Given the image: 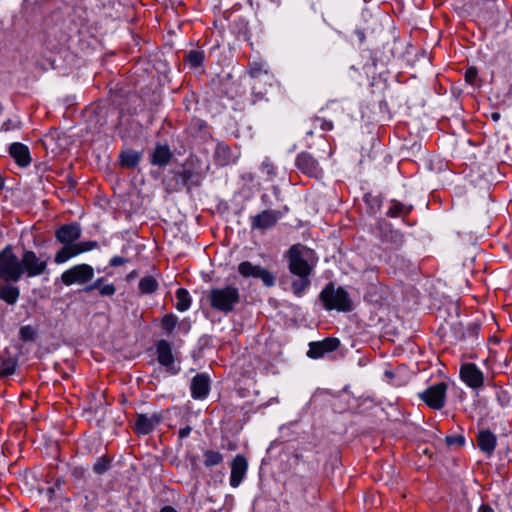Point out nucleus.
I'll return each instance as SVG.
<instances>
[{
    "label": "nucleus",
    "mask_w": 512,
    "mask_h": 512,
    "mask_svg": "<svg viewBox=\"0 0 512 512\" xmlns=\"http://www.w3.org/2000/svg\"><path fill=\"white\" fill-rule=\"evenodd\" d=\"M326 310L349 312L353 309L352 300L348 292L342 287H335L333 283L327 284L319 295Z\"/></svg>",
    "instance_id": "1"
},
{
    "label": "nucleus",
    "mask_w": 512,
    "mask_h": 512,
    "mask_svg": "<svg viewBox=\"0 0 512 512\" xmlns=\"http://www.w3.org/2000/svg\"><path fill=\"white\" fill-rule=\"evenodd\" d=\"M209 300L213 309L228 314L239 303L240 294L235 286L227 285L211 289Z\"/></svg>",
    "instance_id": "2"
},
{
    "label": "nucleus",
    "mask_w": 512,
    "mask_h": 512,
    "mask_svg": "<svg viewBox=\"0 0 512 512\" xmlns=\"http://www.w3.org/2000/svg\"><path fill=\"white\" fill-rule=\"evenodd\" d=\"M20 279L23 276L34 278L46 272L48 257L38 256L32 250H25L19 258Z\"/></svg>",
    "instance_id": "3"
},
{
    "label": "nucleus",
    "mask_w": 512,
    "mask_h": 512,
    "mask_svg": "<svg viewBox=\"0 0 512 512\" xmlns=\"http://www.w3.org/2000/svg\"><path fill=\"white\" fill-rule=\"evenodd\" d=\"M312 250L301 246H292L289 250V270L295 276H309L313 270V264L309 261Z\"/></svg>",
    "instance_id": "4"
},
{
    "label": "nucleus",
    "mask_w": 512,
    "mask_h": 512,
    "mask_svg": "<svg viewBox=\"0 0 512 512\" xmlns=\"http://www.w3.org/2000/svg\"><path fill=\"white\" fill-rule=\"evenodd\" d=\"M0 278L13 282L20 280L19 258L10 245L0 251Z\"/></svg>",
    "instance_id": "5"
},
{
    "label": "nucleus",
    "mask_w": 512,
    "mask_h": 512,
    "mask_svg": "<svg viewBox=\"0 0 512 512\" xmlns=\"http://www.w3.org/2000/svg\"><path fill=\"white\" fill-rule=\"evenodd\" d=\"M94 277V269L88 264H77L61 274V281L66 286L83 285Z\"/></svg>",
    "instance_id": "6"
},
{
    "label": "nucleus",
    "mask_w": 512,
    "mask_h": 512,
    "mask_svg": "<svg viewBox=\"0 0 512 512\" xmlns=\"http://www.w3.org/2000/svg\"><path fill=\"white\" fill-rule=\"evenodd\" d=\"M238 272L244 278L260 279L267 287H271L275 284V277L271 272L250 261L241 262L238 265Z\"/></svg>",
    "instance_id": "7"
},
{
    "label": "nucleus",
    "mask_w": 512,
    "mask_h": 512,
    "mask_svg": "<svg viewBox=\"0 0 512 512\" xmlns=\"http://www.w3.org/2000/svg\"><path fill=\"white\" fill-rule=\"evenodd\" d=\"M446 392L447 384L439 382L425 389L419 396L430 408L439 410L445 405Z\"/></svg>",
    "instance_id": "8"
},
{
    "label": "nucleus",
    "mask_w": 512,
    "mask_h": 512,
    "mask_svg": "<svg viewBox=\"0 0 512 512\" xmlns=\"http://www.w3.org/2000/svg\"><path fill=\"white\" fill-rule=\"evenodd\" d=\"M98 246L96 241H83L78 242L73 246L62 247L55 255L54 261L57 264H62L70 260L71 258L95 249Z\"/></svg>",
    "instance_id": "9"
},
{
    "label": "nucleus",
    "mask_w": 512,
    "mask_h": 512,
    "mask_svg": "<svg viewBox=\"0 0 512 512\" xmlns=\"http://www.w3.org/2000/svg\"><path fill=\"white\" fill-rule=\"evenodd\" d=\"M163 420L161 413L138 414L134 424V431L139 435L151 433Z\"/></svg>",
    "instance_id": "10"
},
{
    "label": "nucleus",
    "mask_w": 512,
    "mask_h": 512,
    "mask_svg": "<svg viewBox=\"0 0 512 512\" xmlns=\"http://www.w3.org/2000/svg\"><path fill=\"white\" fill-rule=\"evenodd\" d=\"M282 214L275 210H264L261 213L252 216L251 228L257 230H264L274 226L281 218Z\"/></svg>",
    "instance_id": "11"
},
{
    "label": "nucleus",
    "mask_w": 512,
    "mask_h": 512,
    "mask_svg": "<svg viewBox=\"0 0 512 512\" xmlns=\"http://www.w3.org/2000/svg\"><path fill=\"white\" fill-rule=\"evenodd\" d=\"M81 227L77 223L61 226L55 233L56 239L63 247L73 246L81 236Z\"/></svg>",
    "instance_id": "12"
},
{
    "label": "nucleus",
    "mask_w": 512,
    "mask_h": 512,
    "mask_svg": "<svg viewBox=\"0 0 512 512\" xmlns=\"http://www.w3.org/2000/svg\"><path fill=\"white\" fill-rule=\"evenodd\" d=\"M296 166L310 177L318 178L322 175V169L319 163L309 153H300L296 158Z\"/></svg>",
    "instance_id": "13"
},
{
    "label": "nucleus",
    "mask_w": 512,
    "mask_h": 512,
    "mask_svg": "<svg viewBox=\"0 0 512 512\" xmlns=\"http://www.w3.org/2000/svg\"><path fill=\"white\" fill-rule=\"evenodd\" d=\"M460 377L462 381L471 388H478L483 384V373L473 363H467L461 366Z\"/></svg>",
    "instance_id": "14"
},
{
    "label": "nucleus",
    "mask_w": 512,
    "mask_h": 512,
    "mask_svg": "<svg viewBox=\"0 0 512 512\" xmlns=\"http://www.w3.org/2000/svg\"><path fill=\"white\" fill-rule=\"evenodd\" d=\"M248 462L243 455H237L231 463L230 486L237 488L246 476Z\"/></svg>",
    "instance_id": "15"
},
{
    "label": "nucleus",
    "mask_w": 512,
    "mask_h": 512,
    "mask_svg": "<svg viewBox=\"0 0 512 512\" xmlns=\"http://www.w3.org/2000/svg\"><path fill=\"white\" fill-rule=\"evenodd\" d=\"M156 350L159 363L169 368L173 374L177 373V370L172 367L174 356L170 343L166 340H160L156 345Z\"/></svg>",
    "instance_id": "16"
},
{
    "label": "nucleus",
    "mask_w": 512,
    "mask_h": 512,
    "mask_svg": "<svg viewBox=\"0 0 512 512\" xmlns=\"http://www.w3.org/2000/svg\"><path fill=\"white\" fill-rule=\"evenodd\" d=\"M210 389V379L204 373L197 374L191 382V395L194 399L205 398Z\"/></svg>",
    "instance_id": "17"
},
{
    "label": "nucleus",
    "mask_w": 512,
    "mask_h": 512,
    "mask_svg": "<svg viewBox=\"0 0 512 512\" xmlns=\"http://www.w3.org/2000/svg\"><path fill=\"white\" fill-rule=\"evenodd\" d=\"M10 155L19 166L26 167L31 163L29 148L22 143H13L9 149Z\"/></svg>",
    "instance_id": "18"
},
{
    "label": "nucleus",
    "mask_w": 512,
    "mask_h": 512,
    "mask_svg": "<svg viewBox=\"0 0 512 512\" xmlns=\"http://www.w3.org/2000/svg\"><path fill=\"white\" fill-rule=\"evenodd\" d=\"M478 446L481 451L484 453L491 455L496 447V437L489 430H482L478 433Z\"/></svg>",
    "instance_id": "19"
},
{
    "label": "nucleus",
    "mask_w": 512,
    "mask_h": 512,
    "mask_svg": "<svg viewBox=\"0 0 512 512\" xmlns=\"http://www.w3.org/2000/svg\"><path fill=\"white\" fill-rule=\"evenodd\" d=\"M20 295L18 287L6 284L0 287V299L5 301L7 304L13 305L17 302Z\"/></svg>",
    "instance_id": "20"
},
{
    "label": "nucleus",
    "mask_w": 512,
    "mask_h": 512,
    "mask_svg": "<svg viewBox=\"0 0 512 512\" xmlns=\"http://www.w3.org/2000/svg\"><path fill=\"white\" fill-rule=\"evenodd\" d=\"M171 158V152L167 146H157L152 154V163L158 166L168 164Z\"/></svg>",
    "instance_id": "21"
},
{
    "label": "nucleus",
    "mask_w": 512,
    "mask_h": 512,
    "mask_svg": "<svg viewBox=\"0 0 512 512\" xmlns=\"http://www.w3.org/2000/svg\"><path fill=\"white\" fill-rule=\"evenodd\" d=\"M191 306V297L189 292L184 288H179L176 291V304L175 307L178 311L184 312Z\"/></svg>",
    "instance_id": "22"
},
{
    "label": "nucleus",
    "mask_w": 512,
    "mask_h": 512,
    "mask_svg": "<svg viewBox=\"0 0 512 512\" xmlns=\"http://www.w3.org/2000/svg\"><path fill=\"white\" fill-rule=\"evenodd\" d=\"M141 155L139 152L134 150H126L120 154V161L122 166L127 168H133L138 165Z\"/></svg>",
    "instance_id": "23"
},
{
    "label": "nucleus",
    "mask_w": 512,
    "mask_h": 512,
    "mask_svg": "<svg viewBox=\"0 0 512 512\" xmlns=\"http://www.w3.org/2000/svg\"><path fill=\"white\" fill-rule=\"evenodd\" d=\"M138 287L142 294H151L158 289V282L153 276L147 275L140 279Z\"/></svg>",
    "instance_id": "24"
},
{
    "label": "nucleus",
    "mask_w": 512,
    "mask_h": 512,
    "mask_svg": "<svg viewBox=\"0 0 512 512\" xmlns=\"http://www.w3.org/2000/svg\"><path fill=\"white\" fill-rule=\"evenodd\" d=\"M223 456L220 452L214 450H207L204 452V465L212 467L222 462Z\"/></svg>",
    "instance_id": "25"
},
{
    "label": "nucleus",
    "mask_w": 512,
    "mask_h": 512,
    "mask_svg": "<svg viewBox=\"0 0 512 512\" xmlns=\"http://www.w3.org/2000/svg\"><path fill=\"white\" fill-rule=\"evenodd\" d=\"M409 211H410V207H408L400 202L392 201L391 205L387 211V215L390 217H398L400 215L408 214Z\"/></svg>",
    "instance_id": "26"
},
{
    "label": "nucleus",
    "mask_w": 512,
    "mask_h": 512,
    "mask_svg": "<svg viewBox=\"0 0 512 512\" xmlns=\"http://www.w3.org/2000/svg\"><path fill=\"white\" fill-rule=\"evenodd\" d=\"M298 279L292 282V290L295 295L301 296L303 291L310 285L309 276H297Z\"/></svg>",
    "instance_id": "27"
},
{
    "label": "nucleus",
    "mask_w": 512,
    "mask_h": 512,
    "mask_svg": "<svg viewBox=\"0 0 512 512\" xmlns=\"http://www.w3.org/2000/svg\"><path fill=\"white\" fill-rule=\"evenodd\" d=\"M250 74L255 79H260L263 76L268 77L267 65L265 63L260 62L251 63Z\"/></svg>",
    "instance_id": "28"
},
{
    "label": "nucleus",
    "mask_w": 512,
    "mask_h": 512,
    "mask_svg": "<svg viewBox=\"0 0 512 512\" xmlns=\"http://www.w3.org/2000/svg\"><path fill=\"white\" fill-rule=\"evenodd\" d=\"M186 60L191 67L197 68L201 66L204 60V54L199 50H191L187 53Z\"/></svg>",
    "instance_id": "29"
},
{
    "label": "nucleus",
    "mask_w": 512,
    "mask_h": 512,
    "mask_svg": "<svg viewBox=\"0 0 512 512\" xmlns=\"http://www.w3.org/2000/svg\"><path fill=\"white\" fill-rule=\"evenodd\" d=\"M326 352L324 351V348L319 345L318 342H312L309 345V350L307 352L308 357L317 359L321 358Z\"/></svg>",
    "instance_id": "30"
},
{
    "label": "nucleus",
    "mask_w": 512,
    "mask_h": 512,
    "mask_svg": "<svg viewBox=\"0 0 512 512\" xmlns=\"http://www.w3.org/2000/svg\"><path fill=\"white\" fill-rule=\"evenodd\" d=\"M177 320V317L173 314L165 315L162 319V328L167 332H171L175 328Z\"/></svg>",
    "instance_id": "31"
},
{
    "label": "nucleus",
    "mask_w": 512,
    "mask_h": 512,
    "mask_svg": "<svg viewBox=\"0 0 512 512\" xmlns=\"http://www.w3.org/2000/svg\"><path fill=\"white\" fill-rule=\"evenodd\" d=\"M319 345H321V347L324 348V351L327 353V352H332L334 350H336L339 345H340V342L338 339L336 338H327L321 342H318Z\"/></svg>",
    "instance_id": "32"
},
{
    "label": "nucleus",
    "mask_w": 512,
    "mask_h": 512,
    "mask_svg": "<svg viewBox=\"0 0 512 512\" xmlns=\"http://www.w3.org/2000/svg\"><path fill=\"white\" fill-rule=\"evenodd\" d=\"M16 372V363L14 361H3L0 366V374L2 376H10Z\"/></svg>",
    "instance_id": "33"
},
{
    "label": "nucleus",
    "mask_w": 512,
    "mask_h": 512,
    "mask_svg": "<svg viewBox=\"0 0 512 512\" xmlns=\"http://www.w3.org/2000/svg\"><path fill=\"white\" fill-rule=\"evenodd\" d=\"M20 338L24 341H32L34 340L35 338V335H36V331L35 329L30 326V325H26V326H23L20 328Z\"/></svg>",
    "instance_id": "34"
},
{
    "label": "nucleus",
    "mask_w": 512,
    "mask_h": 512,
    "mask_svg": "<svg viewBox=\"0 0 512 512\" xmlns=\"http://www.w3.org/2000/svg\"><path fill=\"white\" fill-rule=\"evenodd\" d=\"M116 292V288L113 284L102 283L99 289V293L102 296H112Z\"/></svg>",
    "instance_id": "35"
},
{
    "label": "nucleus",
    "mask_w": 512,
    "mask_h": 512,
    "mask_svg": "<svg viewBox=\"0 0 512 512\" xmlns=\"http://www.w3.org/2000/svg\"><path fill=\"white\" fill-rule=\"evenodd\" d=\"M446 442L448 445L458 444L462 446L465 443V438L463 436H448L446 437Z\"/></svg>",
    "instance_id": "36"
},
{
    "label": "nucleus",
    "mask_w": 512,
    "mask_h": 512,
    "mask_svg": "<svg viewBox=\"0 0 512 512\" xmlns=\"http://www.w3.org/2000/svg\"><path fill=\"white\" fill-rule=\"evenodd\" d=\"M103 282H104V279H103V278H98V279H97L96 281H94L92 284L85 286L83 290H84V292H86V293H90V292H92V291H93V290H95V289H98V290H99V289H100V286H101V284H102Z\"/></svg>",
    "instance_id": "37"
},
{
    "label": "nucleus",
    "mask_w": 512,
    "mask_h": 512,
    "mask_svg": "<svg viewBox=\"0 0 512 512\" xmlns=\"http://www.w3.org/2000/svg\"><path fill=\"white\" fill-rule=\"evenodd\" d=\"M108 469V462L100 460L94 465V471L98 474L104 473Z\"/></svg>",
    "instance_id": "38"
},
{
    "label": "nucleus",
    "mask_w": 512,
    "mask_h": 512,
    "mask_svg": "<svg viewBox=\"0 0 512 512\" xmlns=\"http://www.w3.org/2000/svg\"><path fill=\"white\" fill-rule=\"evenodd\" d=\"M477 75V70L476 68L474 67H471L469 69H467L466 73H465V78L468 82L472 83L473 82V79L476 77Z\"/></svg>",
    "instance_id": "39"
},
{
    "label": "nucleus",
    "mask_w": 512,
    "mask_h": 512,
    "mask_svg": "<svg viewBox=\"0 0 512 512\" xmlns=\"http://www.w3.org/2000/svg\"><path fill=\"white\" fill-rule=\"evenodd\" d=\"M316 122L319 123L321 129L324 130V131H329V130H331L333 128V124L330 121L318 119Z\"/></svg>",
    "instance_id": "40"
},
{
    "label": "nucleus",
    "mask_w": 512,
    "mask_h": 512,
    "mask_svg": "<svg viewBox=\"0 0 512 512\" xmlns=\"http://www.w3.org/2000/svg\"><path fill=\"white\" fill-rule=\"evenodd\" d=\"M124 262H125V259L123 257L115 256V257L111 258L110 265L113 267H117V266L122 265Z\"/></svg>",
    "instance_id": "41"
},
{
    "label": "nucleus",
    "mask_w": 512,
    "mask_h": 512,
    "mask_svg": "<svg viewBox=\"0 0 512 512\" xmlns=\"http://www.w3.org/2000/svg\"><path fill=\"white\" fill-rule=\"evenodd\" d=\"M191 430L192 429H191L190 426H185V427L181 428L179 430V437L181 439H184V438L188 437L190 435V433H191Z\"/></svg>",
    "instance_id": "42"
},
{
    "label": "nucleus",
    "mask_w": 512,
    "mask_h": 512,
    "mask_svg": "<svg viewBox=\"0 0 512 512\" xmlns=\"http://www.w3.org/2000/svg\"><path fill=\"white\" fill-rule=\"evenodd\" d=\"M262 168H263V170H264L268 175H272V174H274V168H273V166H272L270 163H268V162H263V164H262Z\"/></svg>",
    "instance_id": "43"
},
{
    "label": "nucleus",
    "mask_w": 512,
    "mask_h": 512,
    "mask_svg": "<svg viewBox=\"0 0 512 512\" xmlns=\"http://www.w3.org/2000/svg\"><path fill=\"white\" fill-rule=\"evenodd\" d=\"M478 512H494V510L489 505L482 504L479 507Z\"/></svg>",
    "instance_id": "44"
},
{
    "label": "nucleus",
    "mask_w": 512,
    "mask_h": 512,
    "mask_svg": "<svg viewBox=\"0 0 512 512\" xmlns=\"http://www.w3.org/2000/svg\"><path fill=\"white\" fill-rule=\"evenodd\" d=\"M159 512H178L174 507L167 505L161 508Z\"/></svg>",
    "instance_id": "45"
},
{
    "label": "nucleus",
    "mask_w": 512,
    "mask_h": 512,
    "mask_svg": "<svg viewBox=\"0 0 512 512\" xmlns=\"http://www.w3.org/2000/svg\"><path fill=\"white\" fill-rule=\"evenodd\" d=\"M491 118L494 121H498L500 119V114L498 112H494L491 114Z\"/></svg>",
    "instance_id": "46"
},
{
    "label": "nucleus",
    "mask_w": 512,
    "mask_h": 512,
    "mask_svg": "<svg viewBox=\"0 0 512 512\" xmlns=\"http://www.w3.org/2000/svg\"><path fill=\"white\" fill-rule=\"evenodd\" d=\"M226 151H227L226 147H219L218 148V153H225Z\"/></svg>",
    "instance_id": "47"
},
{
    "label": "nucleus",
    "mask_w": 512,
    "mask_h": 512,
    "mask_svg": "<svg viewBox=\"0 0 512 512\" xmlns=\"http://www.w3.org/2000/svg\"><path fill=\"white\" fill-rule=\"evenodd\" d=\"M385 375L388 376V377H392L393 376L392 372H389V371H386Z\"/></svg>",
    "instance_id": "48"
},
{
    "label": "nucleus",
    "mask_w": 512,
    "mask_h": 512,
    "mask_svg": "<svg viewBox=\"0 0 512 512\" xmlns=\"http://www.w3.org/2000/svg\"><path fill=\"white\" fill-rule=\"evenodd\" d=\"M228 163H229V161H223V162H221V164H222V165H226V164H228Z\"/></svg>",
    "instance_id": "49"
}]
</instances>
